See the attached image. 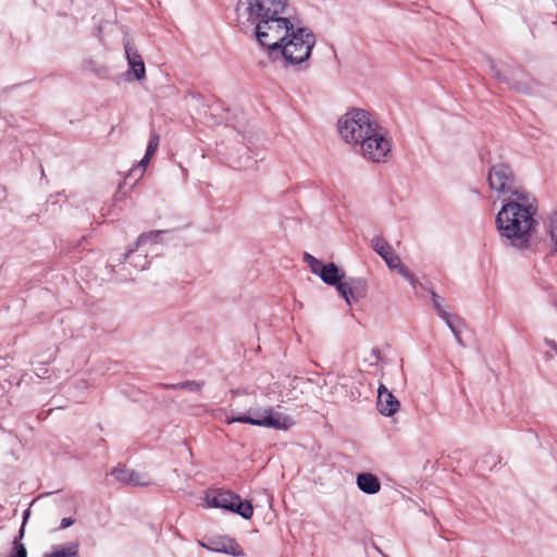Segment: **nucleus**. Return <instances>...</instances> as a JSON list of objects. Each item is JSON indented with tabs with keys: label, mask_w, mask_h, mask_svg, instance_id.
Segmentation results:
<instances>
[{
	"label": "nucleus",
	"mask_w": 557,
	"mask_h": 557,
	"mask_svg": "<svg viewBox=\"0 0 557 557\" xmlns=\"http://www.w3.org/2000/svg\"><path fill=\"white\" fill-rule=\"evenodd\" d=\"M535 210L527 201L509 200L498 211L495 224L502 240L519 250L532 245V235L537 225Z\"/></svg>",
	"instance_id": "nucleus-1"
},
{
	"label": "nucleus",
	"mask_w": 557,
	"mask_h": 557,
	"mask_svg": "<svg viewBox=\"0 0 557 557\" xmlns=\"http://www.w3.org/2000/svg\"><path fill=\"white\" fill-rule=\"evenodd\" d=\"M294 32L288 33V38L284 40L275 54V59L282 57L286 65L308 67V60L315 45V35L309 27L295 24Z\"/></svg>",
	"instance_id": "nucleus-2"
},
{
	"label": "nucleus",
	"mask_w": 557,
	"mask_h": 557,
	"mask_svg": "<svg viewBox=\"0 0 557 557\" xmlns=\"http://www.w3.org/2000/svg\"><path fill=\"white\" fill-rule=\"evenodd\" d=\"M294 26L295 23L288 17L277 14L257 23L253 34L259 45L269 50L270 58L275 59L280 47L288 38V33L294 32Z\"/></svg>",
	"instance_id": "nucleus-3"
},
{
	"label": "nucleus",
	"mask_w": 557,
	"mask_h": 557,
	"mask_svg": "<svg viewBox=\"0 0 557 557\" xmlns=\"http://www.w3.org/2000/svg\"><path fill=\"white\" fill-rule=\"evenodd\" d=\"M379 129L371 114L363 109H354L338 121V133L348 144L358 145L361 139Z\"/></svg>",
	"instance_id": "nucleus-4"
},
{
	"label": "nucleus",
	"mask_w": 557,
	"mask_h": 557,
	"mask_svg": "<svg viewBox=\"0 0 557 557\" xmlns=\"http://www.w3.org/2000/svg\"><path fill=\"white\" fill-rule=\"evenodd\" d=\"M287 0H238L236 5L237 22L257 25L262 20L283 14Z\"/></svg>",
	"instance_id": "nucleus-5"
},
{
	"label": "nucleus",
	"mask_w": 557,
	"mask_h": 557,
	"mask_svg": "<svg viewBox=\"0 0 557 557\" xmlns=\"http://www.w3.org/2000/svg\"><path fill=\"white\" fill-rule=\"evenodd\" d=\"M227 422H239L275 430H288L295 424L292 417L275 411L273 408L250 410L248 414H232Z\"/></svg>",
	"instance_id": "nucleus-6"
},
{
	"label": "nucleus",
	"mask_w": 557,
	"mask_h": 557,
	"mask_svg": "<svg viewBox=\"0 0 557 557\" xmlns=\"http://www.w3.org/2000/svg\"><path fill=\"white\" fill-rule=\"evenodd\" d=\"M206 502L209 507L222 508L248 520L253 516V506L249 500H243L239 495L225 490L208 492Z\"/></svg>",
	"instance_id": "nucleus-7"
},
{
	"label": "nucleus",
	"mask_w": 557,
	"mask_h": 557,
	"mask_svg": "<svg viewBox=\"0 0 557 557\" xmlns=\"http://www.w3.org/2000/svg\"><path fill=\"white\" fill-rule=\"evenodd\" d=\"M490 187L499 194H510L520 201H527V193L516 184V178L510 165L497 163L488 171Z\"/></svg>",
	"instance_id": "nucleus-8"
},
{
	"label": "nucleus",
	"mask_w": 557,
	"mask_h": 557,
	"mask_svg": "<svg viewBox=\"0 0 557 557\" xmlns=\"http://www.w3.org/2000/svg\"><path fill=\"white\" fill-rule=\"evenodd\" d=\"M304 260L310 268L311 272L318 275L326 285L335 286L337 288L338 285L343 284L345 272L334 262L325 264L308 252L304 255Z\"/></svg>",
	"instance_id": "nucleus-9"
},
{
	"label": "nucleus",
	"mask_w": 557,
	"mask_h": 557,
	"mask_svg": "<svg viewBox=\"0 0 557 557\" xmlns=\"http://www.w3.org/2000/svg\"><path fill=\"white\" fill-rule=\"evenodd\" d=\"M488 63L493 77L505 84L508 88L523 94H531L533 91V82L528 77L523 70L515 69L508 73H502L496 67L493 60L490 59Z\"/></svg>",
	"instance_id": "nucleus-10"
},
{
	"label": "nucleus",
	"mask_w": 557,
	"mask_h": 557,
	"mask_svg": "<svg viewBox=\"0 0 557 557\" xmlns=\"http://www.w3.org/2000/svg\"><path fill=\"white\" fill-rule=\"evenodd\" d=\"M358 145H360L362 154L374 162H384L391 151V143L379 129L361 139Z\"/></svg>",
	"instance_id": "nucleus-11"
},
{
	"label": "nucleus",
	"mask_w": 557,
	"mask_h": 557,
	"mask_svg": "<svg viewBox=\"0 0 557 557\" xmlns=\"http://www.w3.org/2000/svg\"><path fill=\"white\" fill-rule=\"evenodd\" d=\"M199 544L208 550L227 554L233 557H243L245 555L236 540L226 535L209 536L205 541L199 542Z\"/></svg>",
	"instance_id": "nucleus-12"
},
{
	"label": "nucleus",
	"mask_w": 557,
	"mask_h": 557,
	"mask_svg": "<svg viewBox=\"0 0 557 557\" xmlns=\"http://www.w3.org/2000/svg\"><path fill=\"white\" fill-rule=\"evenodd\" d=\"M337 292L348 305H351L367 296L368 282L363 277H348L337 286Z\"/></svg>",
	"instance_id": "nucleus-13"
},
{
	"label": "nucleus",
	"mask_w": 557,
	"mask_h": 557,
	"mask_svg": "<svg viewBox=\"0 0 557 557\" xmlns=\"http://www.w3.org/2000/svg\"><path fill=\"white\" fill-rule=\"evenodd\" d=\"M124 50L129 70L127 76L141 81L146 77V67L141 55L139 54L135 44L131 39L124 40Z\"/></svg>",
	"instance_id": "nucleus-14"
},
{
	"label": "nucleus",
	"mask_w": 557,
	"mask_h": 557,
	"mask_svg": "<svg viewBox=\"0 0 557 557\" xmlns=\"http://www.w3.org/2000/svg\"><path fill=\"white\" fill-rule=\"evenodd\" d=\"M111 475H113L117 481L132 486H147L150 484V480L146 474L139 473L125 466H117L113 468Z\"/></svg>",
	"instance_id": "nucleus-15"
},
{
	"label": "nucleus",
	"mask_w": 557,
	"mask_h": 557,
	"mask_svg": "<svg viewBox=\"0 0 557 557\" xmlns=\"http://www.w3.org/2000/svg\"><path fill=\"white\" fill-rule=\"evenodd\" d=\"M377 410L381 414L392 417L395 414L399 407V400L384 386L381 384L377 389Z\"/></svg>",
	"instance_id": "nucleus-16"
},
{
	"label": "nucleus",
	"mask_w": 557,
	"mask_h": 557,
	"mask_svg": "<svg viewBox=\"0 0 557 557\" xmlns=\"http://www.w3.org/2000/svg\"><path fill=\"white\" fill-rule=\"evenodd\" d=\"M371 246L389 269H394L395 264L399 263V256L395 253L393 247L382 236H374Z\"/></svg>",
	"instance_id": "nucleus-17"
},
{
	"label": "nucleus",
	"mask_w": 557,
	"mask_h": 557,
	"mask_svg": "<svg viewBox=\"0 0 557 557\" xmlns=\"http://www.w3.org/2000/svg\"><path fill=\"white\" fill-rule=\"evenodd\" d=\"M358 488L364 494L373 495L380 492L381 482L376 475L370 472H362L357 475Z\"/></svg>",
	"instance_id": "nucleus-18"
},
{
	"label": "nucleus",
	"mask_w": 557,
	"mask_h": 557,
	"mask_svg": "<svg viewBox=\"0 0 557 557\" xmlns=\"http://www.w3.org/2000/svg\"><path fill=\"white\" fill-rule=\"evenodd\" d=\"M165 233V231H151L149 233H143L138 236L137 240H136V244H135V248H131L128 249L124 255H123V259L121 260V262L125 261L127 258L131 257V255L135 251V249L139 248L140 246H143L144 244H146L147 242H152V243H159L161 242V235Z\"/></svg>",
	"instance_id": "nucleus-19"
},
{
	"label": "nucleus",
	"mask_w": 557,
	"mask_h": 557,
	"mask_svg": "<svg viewBox=\"0 0 557 557\" xmlns=\"http://www.w3.org/2000/svg\"><path fill=\"white\" fill-rule=\"evenodd\" d=\"M44 557H78V544L71 542L65 546H59Z\"/></svg>",
	"instance_id": "nucleus-20"
},
{
	"label": "nucleus",
	"mask_w": 557,
	"mask_h": 557,
	"mask_svg": "<svg viewBox=\"0 0 557 557\" xmlns=\"http://www.w3.org/2000/svg\"><path fill=\"white\" fill-rule=\"evenodd\" d=\"M547 231L552 240L550 253L557 255V212L549 215L547 221Z\"/></svg>",
	"instance_id": "nucleus-21"
},
{
	"label": "nucleus",
	"mask_w": 557,
	"mask_h": 557,
	"mask_svg": "<svg viewBox=\"0 0 557 557\" xmlns=\"http://www.w3.org/2000/svg\"><path fill=\"white\" fill-rule=\"evenodd\" d=\"M24 536V528L21 527L18 531V536H16L13 541V547L11 549V554L9 557H27V550L24 544L21 543L22 537Z\"/></svg>",
	"instance_id": "nucleus-22"
},
{
	"label": "nucleus",
	"mask_w": 557,
	"mask_h": 557,
	"mask_svg": "<svg viewBox=\"0 0 557 557\" xmlns=\"http://www.w3.org/2000/svg\"><path fill=\"white\" fill-rule=\"evenodd\" d=\"M202 385H203L202 382L184 381V382H181L177 384H173V385H171V387L174 389H189V391L199 392L201 389Z\"/></svg>",
	"instance_id": "nucleus-23"
},
{
	"label": "nucleus",
	"mask_w": 557,
	"mask_h": 557,
	"mask_svg": "<svg viewBox=\"0 0 557 557\" xmlns=\"http://www.w3.org/2000/svg\"><path fill=\"white\" fill-rule=\"evenodd\" d=\"M393 270H396L404 278H406L412 286H416L414 275L403 264L401 260L395 264Z\"/></svg>",
	"instance_id": "nucleus-24"
},
{
	"label": "nucleus",
	"mask_w": 557,
	"mask_h": 557,
	"mask_svg": "<svg viewBox=\"0 0 557 557\" xmlns=\"http://www.w3.org/2000/svg\"><path fill=\"white\" fill-rule=\"evenodd\" d=\"M86 70L96 73L98 76H101L107 72L104 65L98 64L95 60H87L84 63Z\"/></svg>",
	"instance_id": "nucleus-25"
},
{
	"label": "nucleus",
	"mask_w": 557,
	"mask_h": 557,
	"mask_svg": "<svg viewBox=\"0 0 557 557\" xmlns=\"http://www.w3.org/2000/svg\"><path fill=\"white\" fill-rule=\"evenodd\" d=\"M159 141H160V136L157 133L151 134L148 146H147V150H146V153L148 154V157L153 156V153L158 149Z\"/></svg>",
	"instance_id": "nucleus-26"
},
{
	"label": "nucleus",
	"mask_w": 557,
	"mask_h": 557,
	"mask_svg": "<svg viewBox=\"0 0 557 557\" xmlns=\"http://www.w3.org/2000/svg\"><path fill=\"white\" fill-rule=\"evenodd\" d=\"M432 302H433V307L437 311L438 315L441 318H446L445 314H446L447 311L445 310V308L441 304L440 296L436 293H434V292H432Z\"/></svg>",
	"instance_id": "nucleus-27"
},
{
	"label": "nucleus",
	"mask_w": 557,
	"mask_h": 557,
	"mask_svg": "<svg viewBox=\"0 0 557 557\" xmlns=\"http://www.w3.org/2000/svg\"><path fill=\"white\" fill-rule=\"evenodd\" d=\"M445 315H446V318H442V319L446 322L447 326L453 332V330L457 329V325L455 324V321L460 322V319L457 315H453V314H450L448 312H446Z\"/></svg>",
	"instance_id": "nucleus-28"
},
{
	"label": "nucleus",
	"mask_w": 557,
	"mask_h": 557,
	"mask_svg": "<svg viewBox=\"0 0 557 557\" xmlns=\"http://www.w3.org/2000/svg\"><path fill=\"white\" fill-rule=\"evenodd\" d=\"M73 523H74V519H72L70 517L63 518L61 520L60 528L61 529H66V528L71 527Z\"/></svg>",
	"instance_id": "nucleus-29"
},
{
	"label": "nucleus",
	"mask_w": 557,
	"mask_h": 557,
	"mask_svg": "<svg viewBox=\"0 0 557 557\" xmlns=\"http://www.w3.org/2000/svg\"><path fill=\"white\" fill-rule=\"evenodd\" d=\"M147 263H148L147 256H144L143 260L140 262H135L134 265L138 270H145L147 267Z\"/></svg>",
	"instance_id": "nucleus-30"
},
{
	"label": "nucleus",
	"mask_w": 557,
	"mask_h": 557,
	"mask_svg": "<svg viewBox=\"0 0 557 557\" xmlns=\"http://www.w3.org/2000/svg\"><path fill=\"white\" fill-rule=\"evenodd\" d=\"M544 342H545V344H546L548 347H550V348L555 351V354L557 355V343H556L555 341H553V339H549V338H545V339H544Z\"/></svg>",
	"instance_id": "nucleus-31"
},
{
	"label": "nucleus",
	"mask_w": 557,
	"mask_h": 557,
	"mask_svg": "<svg viewBox=\"0 0 557 557\" xmlns=\"http://www.w3.org/2000/svg\"><path fill=\"white\" fill-rule=\"evenodd\" d=\"M457 341V343L461 346H465L463 342H462V338H461V335H460V331L458 330V327L456 330H453L451 332Z\"/></svg>",
	"instance_id": "nucleus-32"
},
{
	"label": "nucleus",
	"mask_w": 557,
	"mask_h": 557,
	"mask_svg": "<svg viewBox=\"0 0 557 557\" xmlns=\"http://www.w3.org/2000/svg\"><path fill=\"white\" fill-rule=\"evenodd\" d=\"M493 462V465L495 466L497 463V461L499 460V458L497 456H494V455H487L484 457V459L482 460L483 462H490V460Z\"/></svg>",
	"instance_id": "nucleus-33"
},
{
	"label": "nucleus",
	"mask_w": 557,
	"mask_h": 557,
	"mask_svg": "<svg viewBox=\"0 0 557 557\" xmlns=\"http://www.w3.org/2000/svg\"><path fill=\"white\" fill-rule=\"evenodd\" d=\"M151 157H148L147 153H145L144 158L141 159L139 165L143 168V171H145L147 164L149 163Z\"/></svg>",
	"instance_id": "nucleus-34"
},
{
	"label": "nucleus",
	"mask_w": 557,
	"mask_h": 557,
	"mask_svg": "<svg viewBox=\"0 0 557 557\" xmlns=\"http://www.w3.org/2000/svg\"><path fill=\"white\" fill-rule=\"evenodd\" d=\"M28 516H29V510L27 509V510L24 511V515H23V524H22L23 528H24V525L26 523V520H27Z\"/></svg>",
	"instance_id": "nucleus-35"
},
{
	"label": "nucleus",
	"mask_w": 557,
	"mask_h": 557,
	"mask_svg": "<svg viewBox=\"0 0 557 557\" xmlns=\"http://www.w3.org/2000/svg\"><path fill=\"white\" fill-rule=\"evenodd\" d=\"M545 358H546L547 360H549V359H552V358H553V355H552L550 352H546V354H545Z\"/></svg>",
	"instance_id": "nucleus-36"
}]
</instances>
